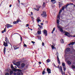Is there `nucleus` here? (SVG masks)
Here are the masks:
<instances>
[{
	"mask_svg": "<svg viewBox=\"0 0 75 75\" xmlns=\"http://www.w3.org/2000/svg\"><path fill=\"white\" fill-rule=\"evenodd\" d=\"M57 27L58 28H59V30L60 31H61L62 33H63L64 32V30H63V29H62V28L59 25H57Z\"/></svg>",
	"mask_w": 75,
	"mask_h": 75,
	"instance_id": "1",
	"label": "nucleus"
},
{
	"mask_svg": "<svg viewBox=\"0 0 75 75\" xmlns=\"http://www.w3.org/2000/svg\"><path fill=\"white\" fill-rule=\"evenodd\" d=\"M41 16H43L42 17H46L47 16V14H46V13L45 11H43V13L41 14Z\"/></svg>",
	"mask_w": 75,
	"mask_h": 75,
	"instance_id": "2",
	"label": "nucleus"
},
{
	"mask_svg": "<svg viewBox=\"0 0 75 75\" xmlns=\"http://www.w3.org/2000/svg\"><path fill=\"white\" fill-rule=\"evenodd\" d=\"M14 71L15 72H16V71H18V72H21V70L20 69H16L15 68H14L13 69Z\"/></svg>",
	"mask_w": 75,
	"mask_h": 75,
	"instance_id": "3",
	"label": "nucleus"
},
{
	"mask_svg": "<svg viewBox=\"0 0 75 75\" xmlns=\"http://www.w3.org/2000/svg\"><path fill=\"white\" fill-rule=\"evenodd\" d=\"M64 9H65V6L62 7V9H61L60 10V11L59 12V14L61 13V12H62V10H64Z\"/></svg>",
	"mask_w": 75,
	"mask_h": 75,
	"instance_id": "4",
	"label": "nucleus"
},
{
	"mask_svg": "<svg viewBox=\"0 0 75 75\" xmlns=\"http://www.w3.org/2000/svg\"><path fill=\"white\" fill-rule=\"evenodd\" d=\"M13 47L14 50H17V49H18V48H19V47H18L17 46H13Z\"/></svg>",
	"mask_w": 75,
	"mask_h": 75,
	"instance_id": "5",
	"label": "nucleus"
},
{
	"mask_svg": "<svg viewBox=\"0 0 75 75\" xmlns=\"http://www.w3.org/2000/svg\"><path fill=\"white\" fill-rule=\"evenodd\" d=\"M7 26V28H10V27H12L13 25L9 24H7L6 25H5V26Z\"/></svg>",
	"mask_w": 75,
	"mask_h": 75,
	"instance_id": "6",
	"label": "nucleus"
},
{
	"mask_svg": "<svg viewBox=\"0 0 75 75\" xmlns=\"http://www.w3.org/2000/svg\"><path fill=\"white\" fill-rule=\"evenodd\" d=\"M43 33L45 35V36H47V35L48 34H47V30H43Z\"/></svg>",
	"mask_w": 75,
	"mask_h": 75,
	"instance_id": "7",
	"label": "nucleus"
},
{
	"mask_svg": "<svg viewBox=\"0 0 75 75\" xmlns=\"http://www.w3.org/2000/svg\"><path fill=\"white\" fill-rule=\"evenodd\" d=\"M4 42V46H5V47H8V45L7 44H8V43H6V42H5L4 41L3 42Z\"/></svg>",
	"mask_w": 75,
	"mask_h": 75,
	"instance_id": "8",
	"label": "nucleus"
},
{
	"mask_svg": "<svg viewBox=\"0 0 75 75\" xmlns=\"http://www.w3.org/2000/svg\"><path fill=\"white\" fill-rule=\"evenodd\" d=\"M64 33V35H66V36H67L68 37L69 36V34L68 32L65 31Z\"/></svg>",
	"mask_w": 75,
	"mask_h": 75,
	"instance_id": "9",
	"label": "nucleus"
},
{
	"mask_svg": "<svg viewBox=\"0 0 75 75\" xmlns=\"http://www.w3.org/2000/svg\"><path fill=\"white\" fill-rule=\"evenodd\" d=\"M47 71L48 74L51 73V69H50L47 68Z\"/></svg>",
	"mask_w": 75,
	"mask_h": 75,
	"instance_id": "10",
	"label": "nucleus"
},
{
	"mask_svg": "<svg viewBox=\"0 0 75 75\" xmlns=\"http://www.w3.org/2000/svg\"><path fill=\"white\" fill-rule=\"evenodd\" d=\"M18 22H19V20H17V21H14L13 22V24H17V23H18Z\"/></svg>",
	"mask_w": 75,
	"mask_h": 75,
	"instance_id": "11",
	"label": "nucleus"
},
{
	"mask_svg": "<svg viewBox=\"0 0 75 75\" xmlns=\"http://www.w3.org/2000/svg\"><path fill=\"white\" fill-rule=\"evenodd\" d=\"M5 41L7 42V43H8V40L7 38L6 37L5 38Z\"/></svg>",
	"mask_w": 75,
	"mask_h": 75,
	"instance_id": "12",
	"label": "nucleus"
},
{
	"mask_svg": "<svg viewBox=\"0 0 75 75\" xmlns=\"http://www.w3.org/2000/svg\"><path fill=\"white\" fill-rule=\"evenodd\" d=\"M62 4L60 2H59V8H60V7H61V6H62Z\"/></svg>",
	"mask_w": 75,
	"mask_h": 75,
	"instance_id": "13",
	"label": "nucleus"
},
{
	"mask_svg": "<svg viewBox=\"0 0 75 75\" xmlns=\"http://www.w3.org/2000/svg\"><path fill=\"white\" fill-rule=\"evenodd\" d=\"M51 1L52 2L53 4H55L56 3L55 0H51Z\"/></svg>",
	"mask_w": 75,
	"mask_h": 75,
	"instance_id": "14",
	"label": "nucleus"
},
{
	"mask_svg": "<svg viewBox=\"0 0 75 75\" xmlns=\"http://www.w3.org/2000/svg\"><path fill=\"white\" fill-rule=\"evenodd\" d=\"M70 50L71 49H70V48L69 47L67 48V49H66V51L67 52H69V51H70Z\"/></svg>",
	"mask_w": 75,
	"mask_h": 75,
	"instance_id": "15",
	"label": "nucleus"
},
{
	"mask_svg": "<svg viewBox=\"0 0 75 75\" xmlns=\"http://www.w3.org/2000/svg\"><path fill=\"white\" fill-rule=\"evenodd\" d=\"M16 66H20V62H18L16 63Z\"/></svg>",
	"mask_w": 75,
	"mask_h": 75,
	"instance_id": "16",
	"label": "nucleus"
},
{
	"mask_svg": "<svg viewBox=\"0 0 75 75\" xmlns=\"http://www.w3.org/2000/svg\"><path fill=\"white\" fill-rule=\"evenodd\" d=\"M39 18H38L37 19V21L38 23H39V22H40V21H41V20H40V19H39Z\"/></svg>",
	"mask_w": 75,
	"mask_h": 75,
	"instance_id": "17",
	"label": "nucleus"
},
{
	"mask_svg": "<svg viewBox=\"0 0 75 75\" xmlns=\"http://www.w3.org/2000/svg\"><path fill=\"white\" fill-rule=\"evenodd\" d=\"M57 61L58 62V64H60V60H59V58L58 57H57Z\"/></svg>",
	"mask_w": 75,
	"mask_h": 75,
	"instance_id": "18",
	"label": "nucleus"
},
{
	"mask_svg": "<svg viewBox=\"0 0 75 75\" xmlns=\"http://www.w3.org/2000/svg\"><path fill=\"white\" fill-rule=\"evenodd\" d=\"M6 27L5 28V29H4V30H2V33H4V32H6Z\"/></svg>",
	"mask_w": 75,
	"mask_h": 75,
	"instance_id": "19",
	"label": "nucleus"
},
{
	"mask_svg": "<svg viewBox=\"0 0 75 75\" xmlns=\"http://www.w3.org/2000/svg\"><path fill=\"white\" fill-rule=\"evenodd\" d=\"M25 66V64L24 63H22L21 64V67L22 68H24Z\"/></svg>",
	"mask_w": 75,
	"mask_h": 75,
	"instance_id": "20",
	"label": "nucleus"
},
{
	"mask_svg": "<svg viewBox=\"0 0 75 75\" xmlns=\"http://www.w3.org/2000/svg\"><path fill=\"white\" fill-rule=\"evenodd\" d=\"M45 7V2H43V6H42V8H44Z\"/></svg>",
	"mask_w": 75,
	"mask_h": 75,
	"instance_id": "21",
	"label": "nucleus"
},
{
	"mask_svg": "<svg viewBox=\"0 0 75 75\" xmlns=\"http://www.w3.org/2000/svg\"><path fill=\"white\" fill-rule=\"evenodd\" d=\"M6 47H4V54H5L6 53Z\"/></svg>",
	"mask_w": 75,
	"mask_h": 75,
	"instance_id": "22",
	"label": "nucleus"
},
{
	"mask_svg": "<svg viewBox=\"0 0 75 75\" xmlns=\"http://www.w3.org/2000/svg\"><path fill=\"white\" fill-rule=\"evenodd\" d=\"M74 44H75V42H71L69 44V45H74Z\"/></svg>",
	"mask_w": 75,
	"mask_h": 75,
	"instance_id": "23",
	"label": "nucleus"
},
{
	"mask_svg": "<svg viewBox=\"0 0 75 75\" xmlns=\"http://www.w3.org/2000/svg\"><path fill=\"white\" fill-rule=\"evenodd\" d=\"M55 28H53L52 32V34H53L54 32V31H55Z\"/></svg>",
	"mask_w": 75,
	"mask_h": 75,
	"instance_id": "24",
	"label": "nucleus"
},
{
	"mask_svg": "<svg viewBox=\"0 0 75 75\" xmlns=\"http://www.w3.org/2000/svg\"><path fill=\"white\" fill-rule=\"evenodd\" d=\"M37 33H38V34H41V32L40 30V31L38 30V31Z\"/></svg>",
	"mask_w": 75,
	"mask_h": 75,
	"instance_id": "25",
	"label": "nucleus"
},
{
	"mask_svg": "<svg viewBox=\"0 0 75 75\" xmlns=\"http://www.w3.org/2000/svg\"><path fill=\"white\" fill-rule=\"evenodd\" d=\"M67 63L69 65H71V62L69 61H67Z\"/></svg>",
	"mask_w": 75,
	"mask_h": 75,
	"instance_id": "26",
	"label": "nucleus"
},
{
	"mask_svg": "<svg viewBox=\"0 0 75 75\" xmlns=\"http://www.w3.org/2000/svg\"><path fill=\"white\" fill-rule=\"evenodd\" d=\"M34 10H36V11H39V9L38 8H33Z\"/></svg>",
	"mask_w": 75,
	"mask_h": 75,
	"instance_id": "27",
	"label": "nucleus"
},
{
	"mask_svg": "<svg viewBox=\"0 0 75 75\" xmlns=\"http://www.w3.org/2000/svg\"><path fill=\"white\" fill-rule=\"evenodd\" d=\"M62 65L63 66V67H65V64L64 63H62Z\"/></svg>",
	"mask_w": 75,
	"mask_h": 75,
	"instance_id": "28",
	"label": "nucleus"
},
{
	"mask_svg": "<svg viewBox=\"0 0 75 75\" xmlns=\"http://www.w3.org/2000/svg\"><path fill=\"white\" fill-rule=\"evenodd\" d=\"M46 61L47 62V63H48L50 62V59H48L46 60Z\"/></svg>",
	"mask_w": 75,
	"mask_h": 75,
	"instance_id": "29",
	"label": "nucleus"
},
{
	"mask_svg": "<svg viewBox=\"0 0 75 75\" xmlns=\"http://www.w3.org/2000/svg\"><path fill=\"white\" fill-rule=\"evenodd\" d=\"M60 42L61 43H64V41L63 40V39H62L60 40Z\"/></svg>",
	"mask_w": 75,
	"mask_h": 75,
	"instance_id": "30",
	"label": "nucleus"
},
{
	"mask_svg": "<svg viewBox=\"0 0 75 75\" xmlns=\"http://www.w3.org/2000/svg\"><path fill=\"white\" fill-rule=\"evenodd\" d=\"M38 26L40 27V28H42V26H41L40 25L38 24Z\"/></svg>",
	"mask_w": 75,
	"mask_h": 75,
	"instance_id": "31",
	"label": "nucleus"
},
{
	"mask_svg": "<svg viewBox=\"0 0 75 75\" xmlns=\"http://www.w3.org/2000/svg\"><path fill=\"white\" fill-rule=\"evenodd\" d=\"M63 71H65L66 70V67H63Z\"/></svg>",
	"mask_w": 75,
	"mask_h": 75,
	"instance_id": "32",
	"label": "nucleus"
},
{
	"mask_svg": "<svg viewBox=\"0 0 75 75\" xmlns=\"http://www.w3.org/2000/svg\"><path fill=\"white\" fill-rule=\"evenodd\" d=\"M13 73V71H10V75H12Z\"/></svg>",
	"mask_w": 75,
	"mask_h": 75,
	"instance_id": "33",
	"label": "nucleus"
},
{
	"mask_svg": "<svg viewBox=\"0 0 75 75\" xmlns=\"http://www.w3.org/2000/svg\"><path fill=\"white\" fill-rule=\"evenodd\" d=\"M59 20L57 19V24H59Z\"/></svg>",
	"mask_w": 75,
	"mask_h": 75,
	"instance_id": "34",
	"label": "nucleus"
},
{
	"mask_svg": "<svg viewBox=\"0 0 75 75\" xmlns=\"http://www.w3.org/2000/svg\"><path fill=\"white\" fill-rule=\"evenodd\" d=\"M21 73H21V72H20V73L18 72V73H17V75H20V74H21Z\"/></svg>",
	"mask_w": 75,
	"mask_h": 75,
	"instance_id": "35",
	"label": "nucleus"
},
{
	"mask_svg": "<svg viewBox=\"0 0 75 75\" xmlns=\"http://www.w3.org/2000/svg\"><path fill=\"white\" fill-rule=\"evenodd\" d=\"M11 68H12V69H13V68H14V67H13V65H11Z\"/></svg>",
	"mask_w": 75,
	"mask_h": 75,
	"instance_id": "36",
	"label": "nucleus"
},
{
	"mask_svg": "<svg viewBox=\"0 0 75 75\" xmlns=\"http://www.w3.org/2000/svg\"><path fill=\"white\" fill-rule=\"evenodd\" d=\"M45 71H42V74L43 75H44V74H45Z\"/></svg>",
	"mask_w": 75,
	"mask_h": 75,
	"instance_id": "37",
	"label": "nucleus"
},
{
	"mask_svg": "<svg viewBox=\"0 0 75 75\" xmlns=\"http://www.w3.org/2000/svg\"><path fill=\"white\" fill-rule=\"evenodd\" d=\"M41 7V6H37V8H40V7Z\"/></svg>",
	"mask_w": 75,
	"mask_h": 75,
	"instance_id": "38",
	"label": "nucleus"
},
{
	"mask_svg": "<svg viewBox=\"0 0 75 75\" xmlns=\"http://www.w3.org/2000/svg\"><path fill=\"white\" fill-rule=\"evenodd\" d=\"M60 69H61V71L62 70V66H60Z\"/></svg>",
	"mask_w": 75,
	"mask_h": 75,
	"instance_id": "39",
	"label": "nucleus"
},
{
	"mask_svg": "<svg viewBox=\"0 0 75 75\" xmlns=\"http://www.w3.org/2000/svg\"><path fill=\"white\" fill-rule=\"evenodd\" d=\"M72 68H73L74 69H75V66L74 65H72Z\"/></svg>",
	"mask_w": 75,
	"mask_h": 75,
	"instance_id": "40",
	"label": "nucleus"
},
{
	"mask_svg": "<svg viewBox=\"0 0 75 75\" xmlns=\"http://www.w3.org/2000/svg\"><path fill=\"white\" fill-rule=\"evenodd\" d=\"M58 19H59V16H58L57 17V19L58 20Z\"/></svg>",
	"mask_w": 75,
	"mask_h": 75,
	"instance_id": "41",
	"label": "nucleus"
},
{
	"mask_svg": "<svg viewBox=\"0 0 75 75\" xmlns=\"http://www.w3.org/2000/svg\"><path fill=\"white\" fill-rule=\"evenodd\" d=\"M52 49H54V46L53 45L52 46Z\"/></svg>",
	"mask_w": 75,
	"mask_h": 75,
	"instance_id": "42",
	"label": "nucleus"
},
{
	"mask_svg": "<svg viewBox=\"0 0 75 75\" xmlns=\"http://www.w3.org/2000/svg\"><path fill=\"white\" fill-rule=\"evenodd\" d=\"M38 39H39V40H41V37H39Z\"/></svg>",
	"mask_w": 75,
	"mask_h": 75,
	"instance_id": "43",
	"label": "nucleus"
},
{
	"mask_svg": "<svg viewBox=\"0 0 75 75\" xmlns=\"http://www.w3.org/2000/svg\"><path fill=\"white\" fill-rule=\"evenodd\" d=\"M31 18H32V20H33V21L34 22V18H33V17H32Z\"/></svg>",
	"mask_w": 75,
	"mask_h": 75,
	"instance_id": "44",
	"label": "nucleus"
},
{
	"mask_svg": "<svg viewBox=\"0 0 75 75\" xmlns=\"http://www.w3.org/2000/svg\"><path fill=\"white\" fill-rule=\"evenodd\" d=\"M5 75H9V74H8V73H6V74Z\"/></svg>",
	"mask_w": 75,
	"mask_h": 75,
	"instance_id": "45",
	"label": "nucleus"
},
{
	"mask_svg": "<svg viewBox=\"0 0 75 75\" xmlns=\"http://www.w3.org/2000/svg\"><path fill=\"white\" fill-rule=\"evenodd\" d=\"M42 46H44V42H42Z\"/></svg>",
	"mask_w": 75,
	"mask_h": 75,
	"instance_id": "46",
	"label": "nucleus"
},
{
	"mask_svg": "<svg viewBox=\"0 0 75 75\" xmlns=\"http://www.w3.org/2000/svg\"><path fill=\"white\" fill-rule=\"evenodd\" d=\"M29 26V25L28 24H27L26 25V27H28Z\"/></svg>",
	"mask_w": 75,
	"mask_h": 75,
	"instance_id": "47",
	"label": "nucleus"
},
{
	"mask_svg": "<svg viewBox=\"0 0 75 75\" xmlns=\"http://www.w3.org/2000/svg\"><path fill=\"white\" fill-rule=\"evenodd\" d=\"M61 73H62V74L63 75V71H62V70H61Z\"/></svg>",
	"mask_w": 75,
	"mask_h": 75,
	"instance_id": "48",
	"label": "nucleus"
},
{
	"mask_svg": "<svg viewBox=\"0 0 75 75\" xmlns=\"http://www.w3.org/2000/svg\"><path fill=\"white\" fill-rule=\"evenodd\" d=\"M31 42L33 43V44H35V42L34 41H32Z\"/></svg>",
	"mask_w": 75,
	"mask_h": 75,
	"instance_id": "49",
	"label": "nucleus"
},
{
	"mask_svg": "<svg viewBox=\"0 0 75 75\" xmlns=\"http://www.w3.org/2000/svg\"><path fill=\"white\" fill-rule=\"evenodd\" d=\"M20 36L21 37V41H22V37H21V35H20Z\"/></svg>",
	"mask_w": 75,
	"mask_h": 75,
	"instance_id": "50",
	"label": "nucleus"
},
{
	"mask_svg": "<svg viewBox=\"0 0 75 75\" xmlns=\"http://www.w3.org/2000/svg\"><path fill=\"white\" fill-rule=\"evenodd\" d=\"M38 63L39 64H41L42 62H38Z\"/></svg>",
	"mask_w": 75,
	"mask_h": 75,
	"instance_id": "51",
	"label": "nucleus"
},
{
	"mask_svg": "<svg viewBox=\"0 0 75 75\" xmlns=\"http://www.w3.org/2000/svg\"><path fill=\"white\" fill-rule=\"evenodd\" d=\"M24 47H27V45H26L24 44Z\"/></svg>",
	"mask_w": 75,
	"mask_h": 75,
	"instance_id": "52",
	"label": "nucleus"
},
{
	"mask_svg": "<svg viewBox=\"0 0 75 75\" xmlns=\"http://www.w3.org/2000/svg\"><path fill=\"white\" fill-rule=\"evenodd\" d=\"M13 74L14 75H16L17 74L16 73H14Z\"/></svg>",
	"mask_w": 75,
	"mask_h": 75,
	"instance_id": "53",
	"label": "nucleus"
},
{
	"mask_svg": "<svg viewBox=\"0 0 75 75\" xmlns=\"http://www.w3.org/2000/svg\"><path fill=\"white\" fill-rule=\"evenodd\" d=\"M31 15H33V13L32 12H31Z\"/></svg>",
	"mask_w": 75,
	"mask_h": 75,
	"instance_id": "54",
	"label": "nucleus"
},
{
	"mask_svg": "<svg viewBox=\"0 0 75 75\" xmlns=\"http://www.w3.org/2000/svg\"><path fill=\"white\" fill-rule=\"evenodd\" d=\"M53 46H55V44H53Z\"/></svg>",
	"mask_w": 75,
	"mask_h": 75,
	"instance_id": "55",
	"label": "nucleus"
},
{
	"mask_svg": "<svg viewBox=\"0 0 75 75\" xmlns=\"http://www.w3.org/2000/svg\"><path fill=\"white\" fill-rule=\"evenodd\" d=\"M66 8H67V7H68V4H67L66 5Z\"/></svg>",
	"mask_w": 75,
	"mask_h": 75,
	"instance_id": "56",
	"label": "nucleus"
},
{
	"mask_svg": "<svg viewBox=\"0 0 75 75\" xmlns=\"http://www.w3.org/2000/svg\"><path fill=\"white\" fill-rule=\"evenodd\" d=\"M11 7V4H10L9 6V7Z\"/></svg>",
	"mask_w": 75,
	"mask_h": 75,
	"instance_id": "57",
	"label": "nucleus"
},
{
	"mask_svg": "<svg viewBox=\"0 0 75 75\" xmlns=\"http://www.w3.org/2000/svg\"><path fill=\"white\" fill-rule=\"evenodd\" d=\"M18 1L19 2V5L20 4V0H18Z\"/></svg>",
	"mask_w": 75,
	"mask_h": 75,
	"instance_id": "58",
	"label": "nucleus"
},
{
	"mask_svg": "<svg viewBox=\"0 0 75 75\" xmlns=\"http://www.w3.org/2000/svg\"><path fill=\"white\" fill-rule=\"evenodd\" d=\"M45 23H48V21H45Z\"/></svg>",
	"mask_w": 75,
	"mask_h": 75,
	"instance_id": "59",
	"label": "nucleus"
},
{
	"mask_svg": "<svg viewBox=\"0 0 75 75\" xmlns=\"http://www.w3.org/2000/svg\"><path fill=\"white\" fill-rule=\"evenodd\" d=\"M14 67L15 68H17V67L16 66H15Z\"/></svg>",
	"mask_w": 75,
	"mask_h": 75,
	"instance_id": "60",
	"label": "nucleus"
},
{
	"mask_svg": "<svg viewBox=\"0 0 75 75\" xmlns=\"http://www.w3.org/2000/svg\"><path fill=\"white\" fill-rule=\"evenodd\" d=\"M41 25H43V23H41Z\"/></svg>",
	"mask_w": 75,
	"mask_h": 75,
	"instance_id": "61",
	"label": "nucleus"
},
{
	"mask_svg": "<svg viewBox=\"0 0 75 75\" xmlns=\"http://www.w3.org/2000/svg\"><path fill=\"white\" fill-rule=\"evenodd\" d=\"M54 64V67H55L56 66H55V64Z\"/></svg>",
	"mask_w": 75,
	"mask_h": 75,
	"instance_id": "62",
	"label": "nucleus"
},
{
	"mask_svg": "<svg viewBox=\"0 0 75 75\" xmlns=\"http://www.w3.org/2000/svg\"><path fill=\"white\" fill-rule=\"evenodd\" d=\"M21 4L22 5H23V3H21Z\"/></svg>",
	"mask_w": 75,
	"mask_h": 75,
	"instance_id": "63",
	"label": "nucleus"
},
{
	"mask_svg": "<svg viewBox=\"0 0 75 75\" xmlns=\"http://www.w3.org/2000/svg\"><path fill=\"white\" fill-rule=\"evenodd\" d=\"M73 37H75V35H74L73 36Z\"/></svg>",
	"mask_w": 75,
	"mask_h": 75,
	"instance_id": "64",
	"label": "nucleus"
}]
</instances>
